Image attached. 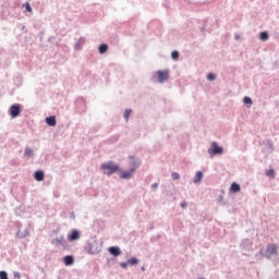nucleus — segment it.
Masks as SVG:
<instances>
[{"mask_svg":"<svg viewBox=\"0 0 279 279\" xmlns=\"http://www.w3.org/2000/svg\"><path fill=\"white\" fill-rule=\"evenodd\" d=\"M129 265H138V259L137 258H130L129 259Z\"/></svg>","mask_w":279,"mask_h":279,"instance_id":"cd10ccee","label":"nucleus"},{"mask_svg":"<svg viewBox=\"0 0 279 279\" xmlns=\"http://www.w3.org/2000/svg\"><path fill=\"white\" fill-rule=\"evenodd\" d=\"M86 98L84 97H78L74 100V105L76 106H86Z\"/></svg>","mask_w":279,"mask_h":279,"instance_id":"2eb2a0df","label":"nucleus"},{"mask_svg":"<svg viewBox=\"0 0 279 279\" xmlns=\"http://www.w3.org/2000/svg\"><path fill=\"white\" fill-rule=\"evenodd\" d=\"M240 38H241V36L234 35V39H235V40H239Z\"/></svg>","mask_w":279,"mask_h":279,"instance_id":"c9c22d12","label":"nucleus"},{"mask_svg":"<svg viewBox=\"0 0 279 279\" xmlns=\"http://www.w3.org/2000/svg\"><path fill=\"white\" fill-rule=\"evenodd\" d=\"M172 180H180V174L178 172H173Z\"/></svg>","mask_w":279,"mask_h":279,"instance_id":"7c9ffc66","label":"nucleus"},{"mask_svg":"<svg viewBox=\"0 0 279 279\" xmlns=\"http://www.w3.org/2000/svg\"><path fill=\"white\" fill-rule=\"evenodd\" d=\"M108 49H110L108 44H100L98 46V52L100 53V56H104V53H108Z\"/></svg>","mask_w":279,"mask_h":279,"instance_id":"9b49d317","label":"nucleus"},{"mask_svg":"<svg viewBox=\"0 0 279 279\" xmlns=\"http://www.w3.org/2000/svg\"><path fill=\"white\" fill-rule=\"evenodd\" d=\"M130 114H132V110L131 109H126L124 112V119H126V121L130 120Z\"/></svg>","mask_w":279,"mask_h":279,"instance_id":"a878e982","label":"nucleus"},{"mask_svg":"<svg viewBox=\"0 0 279 279\" xmlns=\"http://www.w3.org/2000/svg\"><path fill=\"white\" fill-rule=\"evenodd\" d=\"M121 267H125V264H121Z\"/></svg>","mask_w":279,"mask_h":279,"instance_id":"79ce46f5","label":"nucleus"},{"mask_svg":"<svg viewBox=\"0 0 279 279\" xmlns=\"http://www.w3.org/2000/svg\"><path fill=\"white\" fill-rule=\"evenodd\" d=\"M131 163L130 167L131 169L129 171H122L120 172V178L122 180H130V178L134 177V173L136 172V170L138 169V166L141 165V162H138L136 160V158H134V156L130 157Z\"/></svg>","mask_w":279,"mask_h":279,"instance_id":"f257e3e1","label":"nucleus"},{"mask_svg":"<svg viewBox=\"0 0 279 279\" xmlns=\"http://www.w3.org/2000/svg\"><path fill=\"white\" fill-rule=\"evenodd\" d=\"M161 104H163V105H171V100L170 99H168V98H162L161 99Z\"/></svg>","mask_w":279,"mask_h":279,"instance_id":"c756f323","label":"nucleus"},{"mask_svg":"<svg viewBox=\"0 0 279 279\" xmlns=\"http://www.w3.org/2000/svg\"><path fill=\"white\" fill-rule=\"evenodd\" d=\"M243 104H244V106H252V104H254V101L252 100V97L244 96Z\"/></svg>","mask_w":279,"mask_h":279,"instance_id":"aec40b11","label":"nucleus"},{"mask_svg":"<svg viewBox=\"0 0 279 279\" xmlns=\"http://www.w3.org/2000/svg\"><path fill=\"white\" fill-rule=\"evenodd\" d=\"M202 178H204V174L202 173V171H197L194 178V184L202 182Z\"/></svg>","mask_w":279,"mask_h":279,"instance_id":"f3484780","label":"nucleus"},{"mask_svg":"<svg viewBox=\"0 0 279 279\" xmlns=\"http://www.w3.org/2000/svg\"><path fill=\"white\" fill-rule=\"evenodd\" d=\"M230 191L231 193H239V191H241V185H239L238 183H232Z\"/></svg>","mask_w":279,"mask_h":279,"instance_id":"a211bd4d","label":"nucleus"},{"mask_svg":"<svg viewBox=\"0 0 279 279\" xmlns=\"http://www.w3.org/2000/svg\"><path fill=\"white\" fill-rule=\"evenodd\" d=\"M80 239V231H77V230H72V232L71 233H69V235H68V240L69 241H77Z\"/></svg>","mask_w":279,"mask_h":279,"instance_id":"1a4fd4ad","label":"nucleus"},{"mask_svg":"<svg viewBox=\"0 0 279 279\" xmlns=\"http://www.w3.org/2000/svg\"><path fill=\"white\" fill-rule=\"evenodd\" d=\"M10 114H11L12 119H16V117H19V114H21V107L20 106H11Z\"/></svg>","mask_w":279,"mask_h":279,"instance_id":"0eeeda50","label":"nucleus"},{"mask_svg":"<svg viewBox=\"0 0 279 279\" xmlns=\"http://www.w3.org/2000/svg\"><path fill=\"white\" fill-rule=\"evenodd\" d=\"M272 68H274V69H278V61H275V62H274Z\"/></svg>","mask_w":279,"mask_h":279,"instance_id":"72a5a7b5","label":"nucleus"},{"mask_svg":"<svg viewBox=\"0 0 279 279\" xmlns=\"http://www.w3.org/2000/svg\"><path fill=\"white\" fill-rule=\"evenodd\" d=\"M181 208H186V202L181 203Z\"/></svg>","mask_w":279,"mask_h":279,"instance_id":"f704fd0d","label":"nucleus"},{"mask_svg":"<svg viewBox=\"0 0 279 279\" xmlns=\"http://www.w3.org/2000/svg\"><path fill=\"white\" fill-rule=\"evenodd\" d=\"M46 123L47 125H50L51 128H53L56 125V117L46 118Z\"/></svg>","mask_w":279,"mask_h":279,"instance_id":"dca6fc26","label":"nucleus"},{"mask_svg":"<svg viewBox=\"0 0 279 279\" xmlns=\"http://www.w3.org/2000/svg\"><path fill=\"white\" fill-rule=\"evenodd\" d=\"M208 154H210V156H215L217 154H223V148L220 147L217 142H213L211 143V148L208 149Z\"/></svg>","mask_w":279,"mask_h":279,"instance_id":"39448f33","label":"nucleus"},{"mask_svg":"<svg viewBox=\"0 0 279 279\" xmlns=\"http://www.w3.org/2000/svg\"><path fill=\"white\" fill-rule=\"evenodd\" d=\"M13 84L14 86H16L17 88L23 86V76L21 74H17L16 76H14L13 78Z\"/></svg>","mask_w":279,"mask_h":279,"instance_id":"9d476101","label":"nucleus"},{"mask_svg":"<svg viewBox=\"0 0 279 279\" xmlns=\"http://www.w3.org/2000/svg\"><path fill=\"white\" fill-rule=\"evenodd\" d=\"M153 80H157L158 84H165L169 81V70H158L154 73Z\"/></svg>","mask_w":279,"mask_h":279,"instance_id":"7ed1b4c3","label":"nucleus"},{"mask_svg":"<svg viewBox=\"0 0 279 279\" xmlns=\"http://www.w3.org/2000/svg\"><path fill=\"white\" fill-rule=\"evenodd\" d=\"M153 189H158V183H154Z\"/></svg>","mask_w":279,"mask_h":279,"instance_id":"e433bc0d","label":"nucleus"},{"mask_svg":"<svg viewBox=\"0 0 279 279\" xmlns=\"http://www.w3.org/2000/svg\"><path fill=\"white\" fill-rule=\"evenodd\" d=\"M268 38H269V32L263 31L259 33V40H262V43H267Z\"/></svg>","mask_w":279,"mask_h":279,"instance_id":"4468645a","label":"nucleus"},{"mask_svg":"<svg viewBox=\"0 0 279 279\" xmlns=\"http://www.w3.org/2000/svg\"><path fill=\"white\" fill-rule=\"evenodd\" d=\"M23 7L25 9V12H29L32 14L33 9H32V4H29V2H25Z\"/></svg>","mask_w":279,"mask_h":279,"instance_id":"b1692460","label":"nucleus"},{"mask_svg":"<svg viewBox=\"0 0 279 279\" xmlns=\"http://www.w3.org/2000/svg\"><path fill=\"white\" fill-rule=\"evenodd\" d=\"M266 175H268V178H274V175H276V171H274V169H269L266 171Z\"/></svg>","mask_w":279,"mask_h":279,"instance_id":"bb28decb","label":"nucleus"},{"mask_svg":"<svg viewBox=\"0 0 279 279\" xmlns=\"http://www.w3.org/2000/svg\"><path fill=\"white\" fill-rule=\"evenodd\" d=\"M0 279H8V272L1 270L0 271Z\"/></svg>","mask_w":279,"mask_h":279,"instance_id":"c85d7f7f","label":"nucleus"},{"mask_svg":"<svg viewBox=\"0 0 279 279\" xmlns=\"http://www.w3.org/2000/svg\"><path fill=\"white\" fill-rule=\"evenodd\" d=\"M73 263H74L73 256L68 255L64 257V265L69 266V265H73Z\"/></svg>","mask_w":279,"mask_h":279,"instance_id":"412c9836","label":"nucleus"},{"mask_svg":"<svg viewBox=\"0 0 279 279\" xmlns=\"http://www.w3.org/2000/svg\"><path fill=\"white\" fill-rule=\"evenodd\" d=\"M19 27H20L21 32H24V29L26 28L25 25H22V24H20Z\"/></svg>","mask_w":279,"mask_h":279,"instance_id":"2f4dec72","label":"nucleus"},{"mask_svg":"<svg viewBox=\"0 0 279 279\" xmlns=\"http://www.w3.org/2000/svg\"><path fill=\"white\" fill-rule=\"evenodd\" d=\"M206 80L208 82H215V80H217V74H215L214 72H209L206 76Z\"/></svg>","mask_w":279,"mask_h":279,"instance_id":"6ab92c4d","label":"nucleus"},{"mask_svg":"<svg viewBox=\"0 0 279 279\" xmlns=\"http://www.w3.org/2000/svg\"><path fill=\"white\" fill-rule=\"evenodd\" d=\"M205 29H206V27H204V26L201 27V32H205Z\"/></svg>","mask_w":279,"mask_h":279,"instance_id":"58836bf2","label":"nucleus"},{"mask_svg":"<svg viewBox=\"0 0 279 279\" xmlns=\"http://www.w3.org/2000/svg\"><path fill=\"white\" fill-rule=\"evenodd\" d=\"M51 40H56V37L50 36V37L48 38V43H51Z\"/></svg>","mask_w":279,"mask_h":279,"instance_id":"473e14b6","label":"nucleus"},{"mask_svg":"<svg viewBox=\"0 0 279 279\" xmlns=\"http://www.w3.org/2000/svg\"><path fill=\"white\" fill-rule=\"evenodd\" d=\"M277 252H278V246H276V244H269L266 250V256L268 258H271V256H274V254H277Z\"/></svg>","mask_w":279,"mask_h":279,"instance_id":"423d86ee","label":"nucleus"},{"mask_svg":"<svg viewBox=\"0 0 279 279\" xmlns=\"http://www.w3.org/2000/svg\"><path fill=\"white\" fill-rule=\"evenodd\" d=\"M105 175H112V173H117L119 171V165H114L113 161L105 162L100 166Z\"/></svg>","mask_w":279,"mask_h":279,"instance_id":"f03ea898","label":"nucleus"},{"mask_svg":"<svg viewBox=\"0 0 279 279\" xmlns=\"http://www.w3.org/2000/svg\"><path fill=\"white\" fill-rule=\"evenodd\" d=\"M162 5L166 10H169V8H171V0H163Z\"/></svg>","mask_w":279,"mask_h":279,"instance_id":"393cba45","label":"nucleus"},{"mask_svg":"<svg viewBox=\"0 0 279 279\" xmlns=\"http://www.w3.org/2000/svg\"><path fill=\"white\" fill-rule=\"evenodd\" d=\"M84 43H86V38L81 37L80 39H77L74 44L75 51H82V45H84Z\"/></svg>","mask_w":279,"mask_h":279,"instance_id":"6e6552de","label":"nucleus"},{"mask_svg":"<svg viewBox=\"0 0 279 279\" xmlns=\"http://www.w3.org/2000/svg\"><path fill=\"white\" fill-rule=\"evenodd\" d=\"M184 1H186L187 3H191V0H184Z\"/></svg>","mask_w":279,"mask_h":279,"instance_id":"a19ab883","label":"nucleus"},{"mask_svg":"<svg viewBox=\"0 0 279 279\" xmlns=\"http://www.w3.org/2000/svg\"><path fill=\"white\" fill-rule=\"evenodd\" d=\"M12 106H21V104H13Z\"/></svg>","mask_w":279,"mask_h":279,"instance_id":"ea45409f","label":"nucleus"},{"mask_svg":"<svg viewBox=\"0 0 279 279\" xmlns=\"http://www.w3.org/2000/svg\"><path fill=\"white\" fill-rule=\"evenodd\" d=\"M24 155H25L27 158H32V156H34V150H33L32 148H25Z\"/></svg>","mask_w":279,"mask_h":279,"instance_id":"5701e85b","label":"nucleus"},{"mask_svg":"<svg viewBox=\"0 0 279 279\" xmlns=\"http://www.w3.org/2000/svg\"><path fill=\"white\" fill-rule=\"evenodd\" d=\"M35 96L37 99V104H47V95L45 94L44 88H37L35 90Z\"/></svg>","mask_w":279,"mask_h":279,"instance_id":"20e7f679","label":"nucleus"},{"mask_svg":"<svg viewBox=\"0 0 279 279\" xmlns=\"http://www.w3.org/2000/svg\"><path fill=\"white\" fill-rule=\"evenodd\" d=\"M34 178L37 182H43L45 180V172L43 170L36 171Z\"/></svg>","mask_w":279,"mask_h":279,"instance_id":"f8f14e48","label":"nucleus"},{"mask_svg":"<svg viewBox=\"0 0 279 279\" xmlns=\"http://www.w3.org/2000/svg\"><path fill=\"white\" fill-rule=\"evenodd\" d=\"M109 254L112 256H121V250L117 246L109 247Z\"/></svg>","mask_w":279,"mask_h":279,"instance_id":"ddd939ff","label":"nucleus"},{"mask_svg":"<svg viewBox=\"0 0 279 279\" xmlns=\"http://www.w3.org/2000/svg\"><path fill=\"white\" fill-rule=\"evenodd\" d=\"M171 59L174 60V61L180 60V51L173 50V51L171 52Z\"/></svg>","mask_w":279,"mask_h":279,"instance_id":"4be33fe9","label":"nucleus"},{"mask_svg":"<svg viewBox=\"0 0 279 279\" xmlns=\"http://www.w3.org/2000/svg\"><path fill=\"white\" fill-rule=\"evenodd\" d=\"M207 3H214L215 0H206Z\"/></svg>","mask_w":279,"mask_h":279,"instance_id":"4c0bfd02","label":"nucleus"}]
</instances>
